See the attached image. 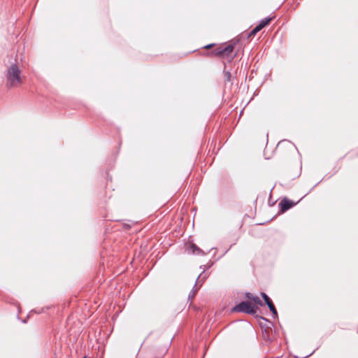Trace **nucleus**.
<instances>
[{"label": "nucleus", "mask_w": 358, "mask_h": 358, "mask_svg": "<svg viewBox=\"0 0 358 358\" xmlns=\"http://www.w3.org/2000/svg\"><path fill=\"white\" fill-rule=\"evenodd\" d=\"M7 85L10 87H17L22 83L21 71L15 64L12 65L7 71Z\"/></svg>", "instance_id": "1"}, {"label": "nucleus", "mask_w": 358, "mask_h": 358, "mask_svg": "<svg viewBox=\"0 0 358 358\" xmlns=\"http://www.w3.org/2000/svg\"><path fill=\"white\" fill-rule=\"evenodd\" d=\"M256 310L257 308L252 306L249 301H242L233 308V311L234 312H241L248 314H255Z\"/></svg>", "instance_id": "2"}, {"label": "nucleus", "mask_w": 358, "mask_h": 358, "mask_svg": "<svg viewBox=\"0 0 358 358\" xmlns=\"http://www.w3.org/2000/svg\"><path fill=\"white\" fill-rule=\"evenodd\" d=\"M261 295L264 299L266 304L268 307L269 310L272 312L273 317H276L278 316L277 310L271 299L264 292H262Z\"/></svg>", "instance_id": "3"}, {"label": "nucleus", "mask_w": 358, "mask_h": 358, "mask_svg": "<svg viewBox=\"0 0 358 358\" xmlns=\"http://www.w3.org/2000/svg\"><path fill=\"white\" fill-rule=\"evenodd\" d=\"M294 205H295L294 202H293L292 201H290L287 199H284L279 203V206H280V210L282 212H285V211L289 210Z\"/></svg>", "instance_id": "4"}, {"label": "nucleus", "mask_w": 358, "mask_h": 358, "mask_svg": "<svg viewBox=\"0 0 358 358\" xmlns=\"http://www.w3.org/2000/svg\"><path fill=\"white\" fill-rule=\"evenodd\" d=\"M234 45L229 44L225 46L224 48H218L216 50V55L223 56L224 55L229 54L233 52Z\"/></svg>", "instance_id": "5"}, {"label": "nucleus", "mask_w": 358, "mask_h": 358, "mask_svg": "<svg viewBox=\"0 0 358 358\" xmlns=\"http://www.w3.org/2000/svg\"><path fill=\"white\" fill-rule=\"evenodd\" d=\"M188 252L191 253L192 255H204L205 252L200 249L197 245H196L194 243H192L189 248H188Z\"/></svg>", "instance_id": "6"}, {"label": "nucleus", "mask_w": 358, "mask_h": 358, "mask_svg": "<svg viewBox=\"0 0 358 358\" xmlns=\"http://www.w3.org/2000/svg\"><path fill=\"white\" fill-rule=\"evenodd\" d=\"M313 354V351L308 350L306 353H303L301 352H298L296 355H294V358H307L311 356Z\"/></svg>", "instance_id": "7"}, {"label": "nucleus", "mask_w": 358, "mask_h": 358, "mask_svg": "<svg viewBox=\"0 0 358 358\" xmlns=\"http://www.w3.org/2000/svg\"><path fill=\"white\" fill-rule=\"evenodd\" d=\"M273 17H266V18H264L263 19L259 24L262 25V27L264 28L265 27L267 24H268V23L272 20Z\"/></svg>", "instance_id": "8"}, {"label": "nucleus", "mask_w": 358, "mask_h": 358, "mask_svg": "<svg viewBox=\"0 0 358 358\" xmlns=\"http://www.w3.org/2000/svg\"><path fill=\"white\" fill-rule=\"evenodd\" d=\"M252 301H253L254 303H255L256 304H257V305L263 306V303H262V301L259 299V297H257V296H254L252 297Z\"/></svg>", "instance_id": "9"}, {"label": "nucleus", "mask_w": 358, "mask_h": 358, "mask_svg": "<svg viewBox=\"0 0 358 358\" xmlns=\"http://www.w3.org/2000/svg\"><path fill=\"white\" fill-rule=\"evenodd\" d=\"M224 76L227 81L231 80V73L229 71L224 72Z\"/></svg>", "instance_id": "10"}, {"label": "nucleus", "mask_w": 358, "mask_h": 358, "mask_svg": "<svg viewBox=\"0 0 358 358\" xmlns=\"http://www.w3.org/2000/svg\"><path fill=\"white\" fill-rule=\"evenodd\" d=\"M196 291H197V289L194 288L192 290V292L189 293V298H190V297L193 298L195 296V293H196Z\"/></svg>", "instance_id": "11"}, {"label": "nucleus", "mask_w": 358, "mask_h": 358, "mask_svg": "<svg viewBox=\"0 0 358 358\" xmlns=\"http://www.w3.org/2000/svg\"><path fill=\"white\" fill-rule=\"evenodd\" d=\"M257 32H259V31L256 29V27H255L250 33V36H255Z\"/></svg>", "instance_id": "12"}, {"label": "nucleus", "mask_w": 358, "mask_h": 358, "mask_svg": "<svg viewBox=\"0 0 358 358\" xmlns=\"http://www.w3.org/2000/svg\"><path fill=\"white\" fill-rule=\"evenodd\" d=\"M257 32H259V31L256 29V27H255L250 33V36H255Z\"/></svg>", "instance_id": "13"}, {"label": "nucleus", "mask_w": 358, "mask_h": 358, "mask_svg": "<svg viewBox=\"0 0 358 358\" xmlns=\"http://www.w3.org/2000/svg\"><path fill=\"white\" fill-rule=\"evenodd\" d=\"M245 296H246V298H247V299H248L249 300L252 301V297H253L254 296L252 295V294H251V293H250V292H248V293H246Z\"/></svg>", "instance_id": "14"}, {"label": "nucleus", "mask_w": 358, "mask_h": 358, "mask_svg": "<svg viewBox=\"0 0 358 358\" xmlns=\"http://www.w3.org/2000/svg\"><path fill=\"white\" fill-rule=\"evenodd\" d=\"M206 278V275H203V277H201V275H200L199 276H198L196 281L200 280V279H201V281H203ZM196 283H197V282H196Z\"/></svg>", "instance_id": "15"}, {"label": "nucleus", "mask_w": 358, "mask_h": 358, "mask_svg": "<svg viewBox=\"0 0 358 358\" xmlns=\"http://www.w3.org/2000/svg\"><path fill=\"white\" fill-rule=\"evenodd\" d=\"M256 29L259 31L260 30H262L263 29V27H262V25H260L259 24L255 27Z\"/></svg>", "instance_id": "16"}, {"label": "nucleus", "mask_w": 358, "mask_h": 358, "mask_svg": "<svg viewBox=\"0 0 358 358\" xmlns=\"http://www.w3.org/2000/svg\"><path fill=\"white\" fill-rule=\"evenodd\" d=\"M213 45H214V44H210V45H206L205 48L208 49V48H210L211 47H213Z\"/></svg>", "instance_id": "17"}, {"label": "nucleus", "mask_w": 358, "mask_h": 358, "mask_svg": "<svg viewBox=\"0 0 358 358\" xmlns=\"http://www.w3.org/2000/svg\"><path fill=\"white\" fill-rule=\"evenodd\" d=\"M84 358H86V357H84Z\"/></svg>", "instance_id": "18"}]
</instances>
